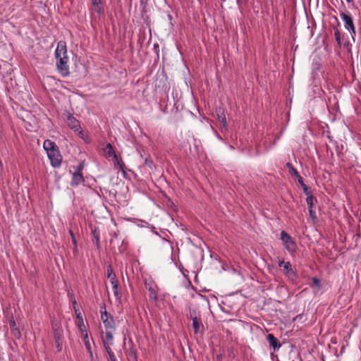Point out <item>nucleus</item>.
<instances>
[{
  "label": "nucleus",
  "instance_id": "nucleus-21",
  "mask_svg": "<svg viewBox=\"0 0 361 361\" xmlns=\"http://www.w3.org/2000/svg\"><path fill=\"white\" fill-rule=\"evenodd\" d=\"M111 285H112V287H113V289H114V294L115 297L118 300L121 299V294L118 290V281H111Z\"/></svg>",
  "mask_w": 361,
  "mask_h": 361
},
{
  "label": "nucleus",
  "instance_id": "nucleus-6",
  "mask_svg": "<svg viewBox=\"0 0 361 361\" xmlns=\"http://www.w3.org/2000/svg\"><path fill=\"white\" fill-rule=\"evenodd\" d=\"M47 156L51 161V165L54 168H58L61 166L62 161V156L59 149V147L55 149L51 150L47 154Z\"/></svg>",
  "mask_w": 361,
  "mask_h": 361
},
{
  "label": "nucleus",
  "instance_id": "nucleus-27",
  "mask_svg": "<svg viewBox=\"0 0 361 361\" xmlns=\"http://www.w3.org/2000/svg\"><path fill=\"white\" fill-rule=\"evenodd\" d=\"M335 38L337 44L339 47L341 46V36H340V32L338 29H335Z\"/></svg>",
  "mask_w": 361,
  "mask_h": 361
},
{
  "label": "nucleus",
  "instance_id": "nucleus-2",
  "mask_svg": "<svg viewBox=\"0 0 361 361\" xmlns=\"http://www.w3.org/2000/svg\"><path fill=\"white\" fill-rule=\"evenodd\" d=\"M187 318L192 321V329L195 334H197L203 331L204 325L202 321L200 312L197 308L189 307V314Z\"/></svg>",
  "mask_w": 361,
  "mask_h": 361
},
{
  "label": "nucleus",
  "instance_id": "nucleus-40",
  "mask_svg": "<svg viewBox=\"0 0 361 361\" xmlns=\"http://www.w3.org/2000/svg\"><path fill=\"white\" fill-rule=\"evenodd\" d=\"M16 334L20 335V332L18 331V332L14 333V336H16Z\"/></svg>",
  "mask_w": 361,
  "mask_h": 361
},
{
  "label": "nucleus",
  "instance_id": "nucleus-45",
  "mask_svg": "<svg viewBox=\"0 0 361 361\" xmlns=\"http://www.w3.org/2000/svg\"><path fill=\"white\" fill-rule=\"evenodd\" d=\"M114 235L115 237H117V234H116V233H114Z\"/></svg>",
  "mask_w": 361,
  "mask_h": 361
},
{
  "label": "nucleus",
  "instance_id": "nucleus-10",
  "mask_svg": "<svg viewBox=\"0 0 361 361\" xmlns=\"http://www.w3.org/2000/svg\"><path fill=\"white\" fill-rule=\"evenodd\" d=\"M67 124L71 129L75 132H78L79 134H82V132L80 130L81 127L79 121L70 113L67 114Z\"/></svg>",
  "mask_w": 361,
  "mask_h": 361
},
{
  "label": "nucleus",
  "instance_id": "nucleus-24",
  "mask_svg": "<svg viewBox=\"0 0 361 361\" xmlns=\"http://www.w3.org/2000/svg\"><path fill=\"white\" fill-rule=\"evenodd\" d=\"M91 3L92 6L94 7V9L98 13L101 12V8L99 7V5L101 4V0H91Z\"/></svg>",
  "mask_w": 361,
  "mask_h": 361
},
{
  "label": "nucleus",
  "instance_id": "nucleus-26",
  "mask_svg": "<svg viewBox=\"0 0 361 361\" xmlns=\"http://www.w3.org/2000/svg\"><path fill=\"white\" fill-rule=\"evenodd\" d=\"M313 286H316L318 289L322 288L321 281L317 277H314L312 279Z\"/></svg>",
  "mask_w": 361,
  "mask_h": 361
},
{
  "label": "nucleus",
  "instance_id": "nucleus-30",
  "mask_svg": "<svg viewBox=\"0 0 361 361\" xmlns=\"http://www.w3.org/2000/svg\"><path fill=\"white\" fill-rule=\"evenodd\" d=\"M69 233L71 237V240H72L73 245L75 247H76L77 246V240H76V238H75L73 231L72 230H69Z\"/></svg>",
  "mask_w": 361,
  "mask_h": 361
},
{
  "label": "nucleus",
  "instance_id": "nucleus-9",
  "mask_svg": "<svg viewBox=\"0 0 361 361\" xmlns=\"http://www.w3.org/2000/svg\"><path fill=\"white\" fill-rule=\"evenodd\" d=\"M340 16L342 18V20L344 21L345 27L347 30H348L352 35H355V25H354V23H353L352 17L350 15H348L344 12H341L340 13Z\"/></svg>",
  "mask_w": 361,
  "mask_h": 361
},
{
  "label": "nucleus",
  "instance_id": "nucleus-29",
  "mask_svg": "<svg viewBox=\"0 0 361 361\" xmlns=\"http://www.w3.org/2000/svg\"><path fill=\"white\" fill-rule=\"evenodd\" d=\"M93 235H94V238L95 244L97 245V247L98 249H99L100 248L99 235L98 233H97L96 231H94L93 232Z\"/></svg>",
  "mask_w": 361,
  "mask_h": 361
},
{
  "label": "nucleus",
  "instance_id": "nucleus-15",
  "mask_svg": "<svg viewBox=\"0 0 361 361\" xmlns=\"http://www.w3.org/2000/svg\"><path fill=\"white\" fill-rule=\"evenodd\" d=\"M104 155L107 157H116V154L113 148V146L111 143H107L106 147L104 148Z\"/></svg>",
  "mask_w": 361,
  "mask_h": 361
},
{
  "label": "nucleus",
  "instance_id": "nucleus-25",
  "mask_svg": "<svg viewBox=\"0 0 361 361\" xmlns=\"http://www.w3.org/2000/svg\"><path fill=\"white\" fill-rule=\"evenodd\" d=\"M103 345L108 355H110V353H114L111 348V345H112L111 344V343H109L107 341L103 340Z\"/></svg>",
  "mask_w": 361,
  "mask_h": 361
},
{
  "label": "nucleus",
  "instance_id": "nucleus-33",
  "mask_svg": "<svg viewBox=\"0 0 361 361\" xmlns=\"http://www.w3.org/2000/svg\"><path fill=\"white\" fill-rule=\"evenodd\" d=\"M109 357L111 361H116V358L114 353H110V355H109Z\"/></svg>",
  "mask_w": 361,
  "mask_h": 361
},
{
  "label": "nucleus",
  "instance_id": "nucleus-5",
  "mask_svg": "<svg viewBox=\"0 0 361 361\" xmlns=\"http://www.w3.org/2000/svg\"><path fill=\"white\" fill-rule=\"evenodd\" d=\"M62 333L63 330L59 326V324H53V336L54 344L58 353L61 352L63 348Z\"/></svg>",
  "mask_w": 361,
  "mask_h": 361
},
{
  "label": "nucleus",
  "instance_id": "nucleus-20",
  "mask_svg": "<svg viewBox=\"0 0 361 361\" xmlns=\"http://www.w3.org/2000/svg\"><path fill=\"white\" fill-rule=\"evenodd\" d=\"M84 332H85V334H83V340H84L85 347H86L88 353H90V356L92 357V352L91 350L90 343V341L88 338L87 332V331H84Z\"/></svg>",
  "mask_w": 361,
  "mask_h": 361
},
{
  "label": "nucleus",
  "instance_id": "nucleus-18",
  "mask_svg": "<svg viewBox=\"0 0 361 361\" xmlns=\"http://www.w3.org/2000/svg\"><path fill=\"white\" fill-rule=\"evenodd\" d=\"M114 164L116 168H118L123 173L125 172V164L121 159H120L116 155V157H114Z\"/></svg>",
  "mask_w": 361,
  "mask_h": 361
},
{
  "label": "nucleus",
  "instance_id": "nucleus-28",
  "mask_svg": "<svg viewBox=\"0 0 361 361\" xmlns=\"http://www.w3.org/2000/svg\"><path fill=\"white\" fill-rule=\"evenodd\" d=\"M113 316L109 313L106 310H104V311H102L101 314V319L103 321V319H109V317H112Z\"/></svg>",
  "mask_w": 361,
  "mask_h": 361
},
{
  "label": "nucleus",
  "instance_id": "nucleus-8",
  "mask_svg": "<svg viewBox=\"0 0 361 361\" xmlns=\"http://www.w3.org/2000/svg\"><path fill=\"white\" fill-rule=\"evenodd\" d=\"M307 195V204L309 209L310 216L312 220V221L314 223L317 220L316 212L314 210V201L317 202V200L314 198V197L312 195L310 190L307 192V194H305Z\"/></svg>",
  "mask_w": 361,
  "mask_h": 361
},
{
  "label": "nucleus",
  "instance_id": "nucleus-35",
  "mask_svg": "<svg viewBox=\"0 0 361 361\" xmlns=\"http://www.w3.org/2000/svg\"><path fill=\"white\" fill-rule=\"evenodd\" d=\"M216 359L218 360V361H221L222 355H218L216 356Z\"/></svg>",
  "mask_w": 361,
  "mask_h": 361
},
{
  "label": "nucleus",
  "instance_id": "nucleus-31",
  "mask_svg": "<svg viewBox=\"0 0 361 361\" xmlns=\"http://www.w3.org/2000/svg\"><path fill=\"white\" fill-rule=\"evenodd\" d=\"M145 164L146 166H147L149 168H152L153 166V161L151 159L147 158L145 160Z\"/></svg>",
  "mask_w": 361,
  "mask_h": 361
},
{
  "label": "nucleus",
  "instance_id": "nucleus-19",
  "mask_svg": "<svg viewBox=\"0 0 361 361\" xmlns=\"http://www.w3.org/2000/svg\"><path fill=\"white\" fill-rule=\"evenodd\" d=\"M106 275L107 278L110 279L111 282V281H118L116 278V274L114 272V270L111 265H109L106 269Z\"/></svg>",
  "mask_w": 361,
  "mask_h": 361
},
{
  "label": "nucleus",
  "instance_id": "nucleus-11",
  "mask_svg": "<svg viewBox=\"0 0 361 361\" xmlns=\"http://www.w3.org/2000/svg\"><path fill=\"white\" fill-rule=\"evenodd\" d=\"M216 117L221 126L224 128H227L228 124L226 121L225 110L221 107H217L215 110Z\"/></svg>",
  "mask_w": 361,
  "mask_h": 361
},
{
  "label": "nucleus",
  "instance_id": "nucleus-42",
  "mask_svg": "<svg viewBox=\"0 0 361 361\" xmlns=\"http://www.w3.org/2000/svg\"><path fill=\"white\" fill-rule=\"evenodd\" d=\"M16 334L20 335V332L18 331V332L14 333V336H16Z\"/></svg>",
  "mask_w": 361,
  "mask_h": 361
},
{
  "label": "nucleus",
  "instance_id": "nucleus-34",
  "mask_svg": "<svg viewBox=\"0 0 361 361\" xmlns=\"http://www.w3.org/2000/svg\"><path fill=\"white\" fill-rule=\"evenodd\" d=\"M106 310V305L105 303H103L100 307V313L102 314V311H104Z\"/></svg>",
  "mask_w": 361,
  "mask_h": 361
},
{
  "label": "nucleus",
  "instance_id": "nucleus-1",
  "mask_svg": "<svg viewBox=\"0 0 361 361\" xmlns=\"http://www.w3.org/2000/svg\"><path fill=\"white\" fill-rule=\"evenodd\" d=\"M56 59V67L59 73L63 77H66L70 74L68 65V58L67 56V49L65 42L59 41L55 51Z\"/></svg>",
  "mask_w": 361,
  "mask_h": 361
},
{
  "label": "nucleus",
  "instance_id": "nucleus-22",
  "mask_svg": "<svg viewBox=\"0 0 361 361\" xmlns=\"http://www.w3.org/2000/svg\"><path fill=\"white\" fill-rule=\"evenodd\" d=\"M148 290L149 292V298L152 300H157V292L156 291L155 288L151 286L148 288Z\"/></svg>",
  "mask_w": 361,
  "mask_h": 361
},
{
  "label": "nucleus",
  "instance_id": "nucleus-16",
  "mask_svg": "<svg viewBox=\"0 0 361 361\" xmlns=\"http://www.w3.org/2000/svg\"><path fill=\"white\" fill-rule=\"evenodd\" d=\"M75 314L77 319H78V327L80 329L81 332L83 334L84 331H86V328L84 324L83 319L80 310H75Z\"/></svg>",
  "mask_w": 361,
  "mask_h": 361
},
{
  "label": "nucleus",
  "instance_id": "nucleus-3",
  "mask_svg": "<svg viewBox=\"0 0 361 361\" xmlns=\"http://www.w3.org/2000/svg\"><path fill=\"white\" fill-rule=\"evenodd\" d=\"M279 266L283 269V272L288 281L292 283H296L298 275L292 269V265L289 262L279 259Z\"/></svg>",
  "mask_w": 361,
  "mask_h": 361
},
{
  "label": "nucleus",
  "instance_id": "nucleus-38",
  "mask_svg": "<svg viewBox=\"0 0 361 361\" xmlns=\"http://www.w3.org/2000/svg\"><path fill=\"white\" fill-rule=\"evenodd\" d=\"M237 1V4L239 5L241 4L242 2V0H236Z\"/></svg>",
  "mask_w": 361,
  "mask_h": 361
},
{
  "label": "nucleus",
  "instance_id": "nucleus-39",
  "mask_svg": "<svg viewBox=\"0 0 361 361\" xmlns=\"http://www.w3.org/2000/svg\"><path fill=\"white\" fill-rule=\"evenodd\" d=\"M346 1H347L348 3H352V2L353 1V0H346Z\"/></svg>",
  "mask_w": 361,
  "mask_h": 361
},
{
  "label": "nucleus",
  "instance_id": "nucleus-41",
  "mask_svg": "<svg viewBox=\"0 0 361 361\" xmlns=\"http://www.w3.org/2000/svg\"><path fill=\"white\" fill-rule=\"evenodd\" d=\"M16 334L20 335V332L18 331V332L14 333V336H16Z\"/></svg>",
  "mask_w": 361,
  "mask_h": 361
},
{
  "label": "nucleus",
  "instance_id": "nucleus-37",
  "mask_svg": "<svg viewBox=\"0 0 361 361\" xmlns=\"http://www.w3.org/2000/svg\"><path fill=\"white\" fill-rule=\"evenodd\" d=\"M76 305H77V303H76V301L75 300V301L73 302V306H74V309H75V310H77V306H75ZM78 310H79V309L78 308Z\"/></svg>",
  "mask_w": 361,
  "mask_h": 361
},
{
  "label": "nucleus",
  "instance_id": "nucleus-14",
  "mask_svg": "<svg viewBox=\"0 0 361 361\" xmlns=\"http://www.w3.org/2000/svg\"><path fill=\"white\" fill-rule=\"evenodd\" d=\"M43 147H44V150L47 152V154H48L49 152H51V150H52V149L54 150L56 148H57L58 146L54 142H53L50 140H46L44 142Z\"/></svg>",
  "mask_w": 361,
  "mask_h": 361
},
{
  "label": "nucleus",
  "instance_id": "nucleus-4",
  "mask_svg": "<svg viewBox=\"0 0 361 361\" xmlns=\"http://www.w3.org/2000/svg\"><path fill=\"white\" fill-rule=\"evenodd\" d=\"M281 240L289 252L293 253L296 251L297 246L295 242L285 231L281 232Z\"/></svg>",
  "mask_w": 361,
  "mask_h": 361
},
{
  "label": "nucleus",
  "instance_id": "nucleus-43",
  "mask_svg": "<svg viewBox=\"0 0 361 361\" xmlns=\"http://www.w3.org/2000/svg\"><path fill=\"white\" fill-rule=\"evenodd\" d=\"M171 15H169V18L171 19Z\"/></svg>",
  "mask_w": 361,
  "mask_h": 361
},
{
  "label": "nucleus",
  "instance_id": "nucleus-7",
  "mask_svg": "<svg viewBox=\"0 0 361 361\" xmlns=\"http://www.w3.org/2000/svg\"><path fill=\"white\" fill-rule=\"evenodd\" d=\"M286 166L289 170V173L292 176H294L297 178L298 183L302 187L303 192L305 194H307V192L310 190L308 186L305 184L302 178L300 176L298 171L293 167L292 164L288 162L286 164Z\"/></svg>",
  "mask_w": 361,
  "mask_h": 361
},
{
  "label": "nucleus",
  "instance_id": "nucleus-32",
  "mask_svg": "<svg viewBox=\"0 0 361 361\" xmlns=\"http://www.w3.org/2000/svg\"><path fill=\"white\" fill-rule=\"evenodd\" d=\"M84 164L83 163H80L77 167L75 172H78L79 173H82V171L83 170Z\"/></svg>",
  "mask_w": 361,
  "mask_h": 361
},
{
  "label": "nucleus",
  "instance_id": "nucleus-44",
  "mask_svg": "<svg viewBox=\"0 0 361 361\" xmlns=\"http://www.w3.org/2000/svg\"><path fill=\"white\" fill-rule=\"evenodd\" d=\"M329 139L331 141V136H328Z\"/></svg>",
  "mask_w": 361,
  "mask_h": 361
},
{
  "label": "nucleus",
  "instance_id": "nucleus-17",
  "mask_svg": "<svg viewBox=\"0 0 361 361\" xmlns=\"http://www.w3.org/2000/svg\"><path fill=\"white\" fill-rule=\"evenodd\" d=\"M103 323L106 329H115V322L114 317H109V319H103Z\"/></svg>",
  "mask_w": 361,
  "mask_h": 361
},
{
  "label": "nucleus",
  "instance_id": "nucleus-13",
  "mask_svg": "<svg viewBox=\"0 0 361 361\" xmlns=\"http://www.w3.org/2000/svg\"><path fill=\"white\" fill-rule=\"evenodd\" d=\"M84 181H85V179H84L82 173L74 172L73 173L71 185L73 187L78 186L79 184L83 183Z\"/></svg>",
  "mask_w": 361,
  "mask_h": 361
},
{
  "label": "nucleus",
  "instance_id": "nucleus-36",
  "mask_svg": "<svg viewBox=\"0 0 361 361\" xmlns=\"http://www.w3.org/2000/svg\"><path fill=\"white\" fill-rule=\"evenodd\" d=\"M73 252H74V254H76L78 252L77 246L76 247L74 246Z\"/></svg>",
  "mask_w": 361,
  "mask_h": 361
},
{
  "label": "nucleus",
  "instance_id": "nucleus-23",
  "mask_svg": "<svg viewBox=\"0 0 361 361\" xmlns=\"http://www.w3.org/2000/svg\"><path fill=\"white\" fill-rule=\"evenodd\" d=\"M106 335H105V339L104 341H107L109 343H111V344H113V334L111 331H109V329H106Z\"/></svg>",
  "mask_w": 361,
  "mask_h": 361
},
{
  "label": "nucleus",
  "instance_id": "nucleus-12",
  "mask_svg": "<svg viewBox=\"0 0 361 361\" xmlns=\"http://www.w3.org/2000/svg\"><path fill=\"white\" fill-rule=\"evenodd\" d=\"M267 340L269 343V345L273 348L274 351L279 350L281 346L279 339L271 334H269L267 336Z\"/></svg>",
  "mask_w": 361,
  "mask_h": 361
}]
</instances>
